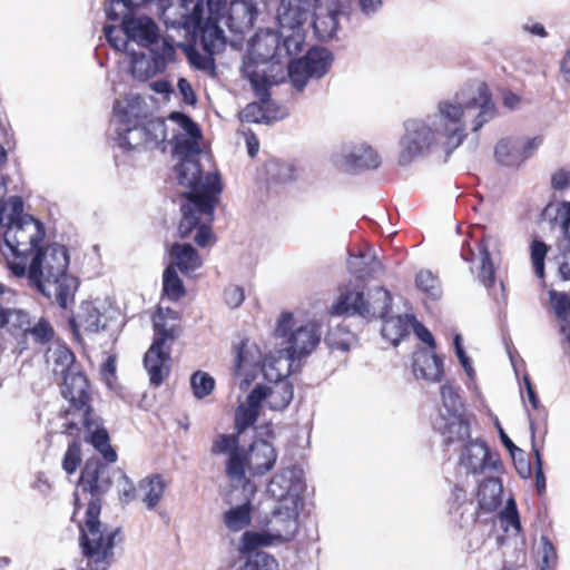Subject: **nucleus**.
I'll list each match as a JSON object with an SVG mask.
<instances>
[{
	"label": "nucleus",
	"instance_id": "nucleus-32",
	"mask_svg": "<svg viewBox=\"0 0 570 570\" xmlns=\"http://www.w3.org/2000/svg\"><path fill=\"white\" fill-rule=\"evenodd\" d=\"M261 405L258 391H252L246 402L239 404L235 414V426L239 433L244 432L256 422Z\"/></svg>",
	"mask_w": 570,
	"mask_h": 570
},
{
	"label": "nucleus",
	"instance_id": "nucleus-48",
	"mask_svg": "<svg viewBox=\"0 0 570 570\" xmlns=\"http://www.w3.org/2000/svg\"><path fill=\"white\" fill-rule=\"evenodd\" d=\"M549 247L541 240L534 239L530 244V257L534 274L539 278L544 277V261Z\"/></svg>",
	"mask_w": 570,
	"mask_h": 570
},
{
	"label": "nucleus",
	"instance_id": "nucleus-4",
	"mask_svg": "<svg viewBox=\"0 0 570 570\" xmlns=\"http://www.w3.org/2000/svg\"><path fill=\"white\" fill-rule=\"evenodd\" d=\"M69 256L65 246L53 244L38 249L29 258L24 276L46 297L67 308L78 288L77 278L67 274Z\"/></svg>",
	"mask_w": 570,
	"mask_h": 570
},
{
	"label": "nucleus",
	"instance_id": "nucleus-59",
	"mask_svg": "<svg viewBox=\"0 0 570 570\" xmlns=\"http://www.w3.org/2000/svg\"><path fill=\"white\" fill-rule=\"evenodd\" d=\"M541 570H547L557 560V553L552 543L546 538H541V548L539 550Z\"/></svg>",
	"mask_w": 570,
	"mask_h": 570
},
{
	"label": "nucleus",
	"instance_id": "nucleus-43",
	"mask_svg": "<svg viewBox=\"0 0 570 570\" xmlns=\"http://www.w3.org/2000/svg\"><path fill=\"white\" fill-rule=\"evenodd\" d=\"M145 47L150 50L154 60L163 70L165 69L167 62L174 60L175 48L165 38L160 39L158 36L150 46Z\"/></svg>",
	"mask_w": 570,
	"mask_h": 570
},
{
	"label": "nucleus",
	"instance_id": "nucleus-53",
	"mask_svg": "<svg viewBox=\"0 0 570 570\" xmlns=\"http://www.w3.org/2000/svg\"><path fill=\"white\" fill-rule=\"evenodd\" d=\"M154 328H155V340L154 342H160L163 347H169L167 345L168 341H174V325H168L164 318L161 309L154 316Z\"/></svg>",
	"mask_w": 570,
	"mask_h": 570
},
{
	"label": "nucleus",
	"instance_id": "nucleus-50",
	"mask_svg": "<svg viewBox=\"0 0 570 570\" xmlns=\"http://www.w3.org/2000/svg\"><path fill=\"white\" fill-rule=\"evenodd\" d=\"M28 332L31 325L30 316L23 309H11L6 306L3 326Z\"/></svg>",
	"mask_w": 570,
	"mask_h": 570
},
{
	"label": "nucleus",
	"instance_id": "nucleus-18",
	"mask_svg": "<svg viewBox=\"0 0 570 570\" xmlns=\"http://www.w3.org/2000/svg\"><path fill=\"white\" fill-rule=\"evenodd\" d=\"M302 491L303 481L301 475L292 469H285L276 473L267 487V492L277 501L293 498L295 502H303Z\"/></svg>",
	"mask_w": 570,
	"mask_h": 570
},
{
	"label": "nucleus",
	"instance_id": "nucleus-22",
	"mask_svg": "<svg viewBox=\"0 0 570 570\" xmlns=\"http://www.w3.org/2000/svg\"><path fill=\"white\" fill-rule=\"evenodd\" d=\"M124 33L138 46H150L158 37V26L146 16H130L122 20Z\"/></svg>",
	"mask_w": 570,
	"mask_h": 570
},
{
	"label": "nucleus",
	"instance_id": "nucleus-19",
	"mask_svg": "<svg viewBox=\"0 0 570 570\" xmlns=\"http://www.w3.org/2000/svg\"><path fill=\"white\" fill-rule=\"evenodd\" d=\"M347 268L358 279L377 277L382 272V263L377 259L375 250L368 246L357 248L350 253Z\"/></svg>",
	"mask_w": 570,
	"mask_h": 570
},
{
	"label": "nucleus",
	"instance_id": "nucleus-6",
	"mask_svg": "<svg viewBox=\"0 0 570 570\" xmlns=\"http://www.w3.org/2000/svg\"><path fill=\"white\" fill-rule=\"evenodd\" d=\"M110 478L107 465L100 463H87L81 472L78 489L75 493L76 504L79 501L80 491L83 494H90V500L86 510L85 524L80 525V546L83 549L85 533L89 524L92 529H97L104 537H110V552H114L115 538L118 530H110L99 521L100 514V499L99 497L105 493L110 487Z\"/></svg>",
	"mask_w": 570,
	"mask_h": 570
},
{
	"label": "nucleus",
	"instance_id": "nucleus-60",
	"mask_svg": "<svg viewBox=\"0 0 570 570\" xmlns=\"http://www.w3.org/2000/svg\"><path fill=\"white\" fill-rule=\"evenodd\" d=\"M28 332H30V334L35 337L36 341L41 343L49 341L53 335L52 327L43 318H40L33 326L30 325Z\"/></svg>",
	"mask_w": 570,
	"mask_h": 570
},
{
	"label": "nucleus",
	"instance_id": "nucleus-26",
	"mask_svg": "<svg viewBox=\"0 0 570 570\" xmlns=\"http://www.w3.org/2000/svg\"><path fill=\"white\" fill-rule=\"evenodd\" d=\"M413 372L416 377L439 382L443 374L442 361L431 350H417L413 354Z\"/></svg>",
	"mask_w": 570,
	"mask_h": 570
},
{
	"label": "nucleus",
	"instance_id": "nucleus-10",
	"mask_svg": "<svg viewBox=\"0 0 570 570\" xmlns=\"http://www.w3.org/2000/svg\"><path fill=\"white\" fill-rule=\"evenodd\" d=\"M405 134L400 141L399 161L407 165L415 158L425 156L439 148L443 149V138L428 115L424 118L409 119L404 124Z\"/></svg>",
	"mask_w": 570,
	"mask_h": 570
},
{
	"label": "nucleus",
	"instance_id": "nucleus-1",
	"mask_svg": "<svg viewBox=\"0 0 570 570\" xmlns=\"http://www.w3.org/2000/svg\"><path fill=\"white\" fill-rule=\"evenodd\" d=\"M178 156L181 157L180 164L176 167L179 183L191 189L181 205L179 236L186 238L196 230V244L200 247L212 246L215 243L212 223L218 194L222 191L220 177L217 173L203 175L196 156Z\"/></svg>",
	"mask_w": 570,
	"mask_h": 570
},
{
	"label": "nucleus",
	"instance_id": "nucleus-9",
	"mask_svg": "<svg viewBox=\"0 0 570 570\" xmlns=\"http://www.w3.org/2000/svg\"><path fill=\"white\" fill-rule=\"evenodd\" d=\"M141 114V99L139 97L126 98L115 102L110 126L116 134L119 147L130 150L148 145L146 130L139 124Z\"/></svg>",
	"mask_w": 570,
	"mask_h": 570
},
{
	"label": "nucleus",
	"instance_id": "nucleus-33",
	"mask_svg": "<svg viewBox=\"0 0 570 570\" xmlns=\"http://www.w3.org/2000/svg\"><path fill=\"white\" fill-rule=\"evenodd\" d=\"M392 305V295L384 287H375L365 297V308L368 311L363 318H385Z\"/></svg>",
	"mask_w": 570,
	"mask_h": 570
},
{
	"label": "nucleus",
	"instance_id": "nucleus-24",
	"mask_svg": "<svg viewBox=\"0 0 570 570\" xmlns=\"http://www.w3.org/2000/svg\"><path fill=\"white\" fill-rule=\"evenodd\" d=\"M45 357L48 368L61 379L79 370L73 353L66 345L57 343L49 346Z\"/></svg>",
	"mask_w": 570,
	"mask_h": 570
},
{
	"label": "nucleus",
	"instance_id": "nucleus-14",
	"mask_svg": "<svg viewBox=\"0 0 570 570\" xmlns=\"http://www.w3.org/2000/svg\"><path fill=\"white\" fill-rule=\"evenodd\" d=\"M168 119L177 126L174 150L176 155L197 156L200 154L202 132L198 125L187 115L173 111Z\"/></svg>",
	"mask_w": 570,
	"mask_h": 570
},
{
	"label": "nucleus",
	"instance_id": "nucleus-31",
	"mask_svg": "<svg viewBox=\"0 0 570 570\" xmlns=\"http://www.w3.org/2000/svg\"><path fill=\"white\" fill-rule=\"evenodd\" d=\"M382 320V336L392 345H397L404 336L409 335L410 328L415 322V318L407 314Z\"/></svg>",
	"mask_w": 570,
	"mask_h": 570
},
{
	"label": "nucleus",
	"instance_id": "nucleus-5",
	"mask_svg": "<svg viewBox=\"0 0 570 570\" xmlns=\"http://www.w3.org/2000/svg\"><path fill=\"white\" fill-rule=\"evenodd\" d=\"M275 334L283 340V347L277 351L276 356L271 355L269 360L281 365V373H292L295 360L312 353L322 335L317 323L312 321L298 323L292 313H283L279 316Z\"/></svg>",
	"mask_w": 570,
	"mask_h": 570
},
{
	"label": "nucleus",
	"instance_id": "nucleus-17",
	"mask_svg": "<svg viewBox=\"0 0 570 570\" xmlns=\"http://www.w3.org/2000/svg\"><path fill=\"white\" fill-rule=\"evenodd\" d=\"M335 164L344 170L372 169L380 165V157L372 147L361 144L344 147L336 155Z\"/></svg>",
	"mask_w": 570,
	"mask_h": 570
},
{
	"label": "nucleus",
	"instance_id": "nucleus-42",
	"mask_svg": "<svg viewBox=\"0 0 570 570\" xmlns=\"http://www.w3.org/2000/svg\"><path fill=\"white\" fill-rule=\"evenodd\" d=\"M163 287L165 295L171 301H177L185 294V287L174 265H169L165 269Z\"/></svg>",
	"mask_w": 570,
	"mask_h": 570
},
{
	"label": "nucleus",
	"instance_id": "nucleus-51",
	"mask_svg": "<svg viewBox=\"0 0 570 570\" xmlns=\"http://www.w3.org/2000/svg\"><path fill=\"white\" fill-rule=\"evenodd\" d=\"M146 130V138L148 145H158L167 137L166 121L161 118H154L146 121L144 125Z\"/></svg>",
	"mask_w": 570,
	"mask_h": 570
},
{
	"label": "nucleus",
	"instance_id": "nucleus-11",
	"mask_svg": "<svg viewBox=\"0 0 570 570\" xmlns=\"http://www.w3.org/2000/svg\"><path fill=\"white\" fill-rule=\"evenodd\" d=\"M281 365L273 360H267L262 368L268 383L258 384L253 391H258L261 403H265L271 410L282 411L288 406L293 399V385L286 380L291 373H281Z\"/></svg>",
	"mask_w": 570,
	"mask_h": 570
},
{
	"label": "nucleus",
	"instance_id": "nucleus-57",
	"mask_svg": "<svg viewBox=\"0 0 570 570\" xmlns=\"http://www.w3.org/2000/svg\"><path fill=\"white\" fill-rule=\"evenodd\" d=\"M80 462V444L78 442H72L66 453L62 461V468L68 474H72Z\"/></svg>",
	"mask_w": 570,
	"mask_h": 570
},
{
	"label": "nucleus",
	"instance_id": "nucleus-46",
	"mask_svg": "<svg viewBox=\"0 0 570 570\" xmlns=\"http://www.w3.org/2000/svg\"><path fill=\"white\" fill-rule=\"evenodd\" d=\"M479 255L481 261L479 279L485 287H491L495 281V272L493 267V263L491 261V255L484 244L479 245Z\"/></svg>",
	"mask_w": 570,
	"mask_h": 570
},
{
	"label": "nucleus",
	"instance_id": "nucleus-40",
	"mask_svg": "<svg viewBox=\"0 0 570 570\" xmlns=\"http://www.w3.org/2000/svg\"><path fill=\"white\" fill-rule=\"evenodd\" d=\"M163 69L157 65L154 58H149L141 55H132L131 57V73L134 78L146 81L149 78L154 77L158 72H161Z\"/></svg>",
	"mask_w": 570,
	"mask_h": 570
},
{
	"label": "nucleus",
	"instance_id": "nucleus-27",
	"mask_svg": "<svg viewBox=\"0 0 570 570\" xmlns=\"http://www.w3.org/2000/svg\"><path fill=\"white\" fill-rule=\"evenodd\" d=\"M434 428L441 432L448 444L455 441H464L470 438V426L462 414L445 416V414L441 412L439 417L434 421Z\"/></svg>",
	"mask_w": 570,
	"mask_h": 570
},
{
	"label": "nucleus",
	"instance_id": "nucleus-7",
	"mask_svg": "<svg viewBox=\"0 0 570 570\" xmlns=\"http://www.w3.org/2000/svg\"><path fill=\"white\" fill-rule=\"evenodd\" d=\"M292 55L293 53H286L284 49V38L281 35V29L278 31L271 29L259 30L252 38L248 53L244 61L243 72L249 79L263 102H265L267 96V79L262 75L265 70H258V66L274 60L279 63L282 57Z\"/></svg>",
	"mask_w": 570,
	"mask_h": 570
},
{
	"label": "nucleus",
	"instance_id": "nucleus-55",
	"mask_svg": "<svg viewBox=\"0 0 570 570\" xmlns=\"http://www.w3.org/2000/svg\"><path fill=\"white\" fill-rule=\"evenodd\" d=\"M104 33L108 42L118 51H127L128 50V40L124 33V27L121 29H117L114 26H106L104 28Z\"/></svg>",
	"mask_w": 570,
	"mask_h": 570
},
{
	"label": "nucleus",
	"instance_id": "nucleus-23",
	"mask_svg": "<svg viewBox=\"0 0 570 570\" xmlns=\"http://www.w3.org/2000/svg\"><path fill=\"white\" fill-rule=\"evenodd\" d=\"M460 463L470 473L483 472L488 468H495V462L491 460L485 443L475 440L470 441L460 458Z\"/></svg>",
	"mask_w": 570,
	"mask_h": 570
},
{
	"label": "nucleus",
	"instance_id": "nucleus-52",
	"mask_svg": "<svg viewBox=\"0 0 570 570\" xmlns=\"http://www.w3.org/2000/svg\"><path fill=\"white\" fill-rule=\"evenodd\" d=\"M441 399L445 410V416L461 414L462 403L455 389L452 385L444 384L441 386Z\"/></svg>",
	"mask_w": 570,
	"mask_h": 570
},
{
	"label": "nucleus",
	"instance_id": "nucleus-44",
	"mask_svg": "<svg viewBox=\"0 0 570 570\" xmlns=\"http://www.w3.org/2000/svg\"><path fill=\"white\" fill-rule=\"evenodd\" d=\"M416 287L429 298L438 299L441 296L439 279L430 271H420L415 277Z\"/></svg>",
	"mask_w": 570,
	"mask_h": 570
},
{
	"label": "nucleus",
	"instance_id": "nucleus-37",
	"mask_svg": "<svg viewBox=\"0 0 570 570\" xmlns=\"http://www.w3.org/2000/svg\"><path fill=\"white\" fill-rule=\"evenodd\" d=\"M277 542L273 533L267 529L266 531H246L239 541L238 551L242 554H249L259 548L269 547Z\"/></svg>",
	"mask_w": 570,
	"mask_h": 570
},
{
	"label": "nucleus",
	"instance_id": "nucleus-41",
	"mask_svg": "<svg viewBox=\"0 0 570 570\" xmlns=\"http://www.w3.org/2000/svg\"><path fill=\"white\" fill-rule=\"evenodd\" d=\"M225 525L234 532L240 531L250 523V507L248 503L229 509L224 513Z\"/></svg>",
	"mask_w": 570,
	"mask_h": 570
},
{
	"label": "nucleus",
	"instance_id": "nucleus-2",
	"mask_svg": "<svg viewBox=\"0 0 570 570\" xmlns=\"http://www.w3.org/2000/svg\"><path fill=\"white\" fill-rule=\"evenodd\" d=\"M497 114L488 86L478 82L458 91L449 99L439 101L435 110L429 116L443 138V150L449 155L466 137L468 121L472 131L476 132L493 120Z\"/></svg>",
	"mask_w": 570,
	"mask_h": 570
},
{
	"label": "nucleus",
	"instance_id": "nucleus-38",
	"mask_svg": "<svg viewBox=\"0 0 570 570\" xmlns=\"http://www.w3.org/2000/svg\"><path fill=\"white\" fill-rule=\"evenodd\" d=\"M302 59L307 62L309 75L313 78L323 77L328 71L332 61L331 52L325 48H312Z\"/></svg>",
	"mask_w": 570,
	"mask_h": 570
},
{
	"label": "nucleus",
	"instance_id": "nucleus-25",
	"mask_svg": "<svg viewBox=\"0 0 570 570\" xmlns=\"http://www.w3.org/2000/svg\"><path fill=\"white\" fill-rule=\"evenodd\" d=\"M81 421L87 429L90 443L99 451L107 462H115L117 454L110 445L109 435L106 429L100 428L98 419L94 417V413L86 411L81 415Z\"/></svg>",
	"mask_w": 570,
	"mask_h": 570
},
{
	"label": "nucleus",
	"instance_id": "nucleus-56",
	"mask_svg": "<svg viewBox=\"0 0 570 570\" xmlns=\"http://www.w3.org/2000/svg\"><path fill=\"white\" fill-rule=\"evenodd\" d=\"M129 4L126 2V0H107L105 6V12L109 20H119L122 18H129L128 16V9Z\"/></svg>",
	"mask_w": 570,
	"mask_h": 570
},
{
	"label": "nucleus",
	"instance_id": "nucleus-8",
	"mask_svg": "<svg viewBox=\"0 0 570 570\" xmlns=\"http://www.w3.org/2000/svg\"><path fill=\"white\" fill-rule=\"evenodd\" d=\"M320 0H281L276 19L286 53H298L305 40L304 26L312 19Z\"/></svg>",
	"mask_w": 570,
	"mask_h": 570
},
{
	"label": "nucleus",
	"instance_id": "nucleus-47",
	"mask_svg": "<svg viewBox=\"0 0 570 570\" xmlns=\"http://www.w3.org/2000/svg\"><path fill=\"white\" fill-rule=\"evenodd\" d=\"M190 386L196 399L209 395L215 387V380L206 372L197 371L190 377Z\"/></svg>",
	"mask_w": 570,
	"mask_h": 570
},
{
	"label": "nucleus",
	"instance_id": "nucleus-12",
	"mask_svg": "<svg viewBox=\"0 0 570 570\" xmlns=\"http://www.w3.org/2000/svg\"><path fill=\"white\" fill-rule=\"evenodd\" d=\"M233 351L235 354L234 383L242 391H246L271 356L264 360L259 346L249 338H242L238 343H234Z\"/></svg>",
	"mask_w": 570,
	"mask_h": 570
},
{
	"label": "nucleus",
	"instance_id": "nucleus-15",
	"mask_svg": "<svg viewBox=\"0 0 570 570\" xmlns=\"http://www.w3.org/2000/svg\"><path fill=\"white\" fill-rule=\"evenodd\" d=\"M332 315L366 316L364 287L358 283H348L338 288V295L331 306Z\"/></svg>",
	"mask_w": 570,
	"mask_h": 570
},
{
	"label": "nucleus",
	"instance_id": "nucleus-28",
	"mask_svg": "<svg viewBox=\"0 0 570 570\" xmlns=\"http://www.w3.org/2000/svg\"><path fill=\"white\" fill-rule=\"evenodd\" d=\"M165 489L164 478L160 474H153L139 482L137 497L148 510H154L163 499Z\"/></svg>",
	"mask_w": 570,
	"mask_h": 570
},
{
	"label": "nucleus",
	"instance_id": "nucleus-49",
	"mask_svg": "<svg viewBox=\"0 0 570 570\" xmlns=\"http://www.w3.org/2000/svg\"><path fill=\"white\" fill-rule=\"evenodd\" d=\"M288 76L293 86L298 90H303L307 80L313 78V76L309 75L307 62L302 58L288 63Z\"/></svg>",
	"mask_w": 570,
	"mask_h": 570
},
{
	"label": "nucleus",
	"instance_id": "nucleus-29",
	"mask_svg": "<svg viewBox=\"0 0 570 570\" xmlns=\"http://www.w3.org/2000/svg\"><path fill=\"white\" fill-rule=\"evenodd\" d=\"M169 254L171 257L170 265L179 268L185 275H189L203 265V261L197 250L189 244L175 243L171 245Z\"/></svg>",
	"mask_w": 570,
	"mask_h": 570
},
{
	"label": "nucleus",
	"instance_id": "nucleus-63",
	"mask_svg": "<svg viewBox=\"0 0 570 570\" xmlns=\"http://www.w3.org/2000/svg\"><path fill=\"white\" fill-rule=\"evenodd\" d=\"M224 297L230 308H237L245 299L244 289L237 285H229L225 289Z\"/></svg>",
	"mask_w": 570,
	"mask_h": 570
},
{
	"label": "nucleus",
	"instance_id": "nucleus-58",
	"mask_svg": "<svg viewBox=\"0 0 570 570\" xmlns=\"http://www.w3.org/2000/svg\"><path fill=\"white\" fill-rule=\"evenodd\" d=\"M250 570H277V560L265 552H257L254 558L248 562Z\"/></svg>",
	"mask_w": 570,
	"mask_h": 570
},
{
	"label": "nucleus",
	"instance_id": "nucleus-34",
	"mask_svg": "<svg viewBox=\"0 0 570 570\" xmlns=\"http://www.w3.org/2000/svg\"><path fill=\"white\" fill-rule=\"evenodd\" d=\"M502 483L498 478H488L480 485L478 501L485 512L494 511L501 504Z\"/></svg>",
	"mask_w": 570,
	"mask_h": 570
},
{
	"label": "nucleus",
	"instance_id": "nucleus-45",
	"mask_svg": "<svg viewBox=\"0 0 570 570\" xmlns=\"http://www.w3.org/2000/svg\"><path fill=\"white\" fill-rule=\"evenodd\" d=\"M247 470L246 453L243 451H234L226 462V474L232 481L240 482L245 478Z\"/></svg>",
	"mask_w": 570,
	"mask_h": 570
},
{
	"label": "nucleus",
	"instance_id": "nucleus-61",
	"mask_svg": "<svg viewBox=\"0 0 570 570\" xmlns=\"http://www.w3.org/2000/svg\"><path fill=\"white\" fill-rule=\"evenodd\" d=\"M556 222L560 225L563 235L570 243V202H563L559 205Z\"/></svg>",
	"mask_w": 570,
	"mask_h": 570
},
{
	"label": "nucleus",
	"instance_id": "nucleus-64",
	"mask_svg": "<svg viewBox=\"0 0 570 570\" xmlns=\"http://www.w3.org/2000/svg\"><path fill=\"white\" fill-rule=\"evenodd\" d=\"M264 118L263 108L256 102L247 105L240 111V119L247 122H261Z\"/></svg>",
	"mask_w": 570,
	"mask_h": 570
},
{
	"label": "nucleus",
	"instance_id": "nucleus-20",
	"mask_svg": "<svg viewBox=\"0 0 570 570\" xmlns=\"http://www.w3.org/2000/svg\"><path fill=\"white\" fill-rule=\"evenodd\" d=\"M277 461V452L273 444L265 440L254 441L246 453L247 470L252 475H264Z\"/></svg>",
	"mask_w": 570,
	"mask_h": 570
},
{
	"label": "nucleus",
	"instance_id": "nucleus-30",
	"mask_svg": "<svg viewBox=\"0 0 570 570\" xmlns=\"http://www.w3.org/2000/svg\"><path fill=\"white\" fill-rule=\"evenodd\" d=\"M333 3L336 6V9L323 12L317 6V9L312 14V27L316 37L322 41L332 39L337 30V14L343 7H338L334 0Z\"/></svg>",
	"mask_w": 570,
	"mask_h": 570
},
{
	"label": "nucleus",
	"instance_id": "nucleus-13",
	"mask_svg": "<svg viewBox=\"0 0 570 570\" xmlns=\"http://www.w3.org/2000/svg\"><path fill=\"white\" fill-rule=\"evenodd\" d=\"M302 504L303 502H295L293 498L277 501L268 521V529L276 538L277 543L289 542L296 535Z\"/></svg>",
	"mask_w": 570,
	"mask_h": 570
},
{
	"label": "nucleus",
	"instance_id": "nucleus-21",
	"mask_svg": "<svg viewBox=\"0 0 570 570\" xmlns=\"http://www.w3.org/2000/svg\"><path fill=\"white\" fill-rule=\"evenodd\" d=\"M169 347H163L161 341L154 342L145 354L144 364L153 385H160L169 374Z\"/></svg>",
	"mask_w": 570,
	"mask_h": 570
},
{
	"label": "nucleus",
	"instance_id": "nucleus-16",
	"mask_svg": "<svg viewBox=\"0 0 570 570\" xmlns=\"http://www.w3.org/2000/svg\"><path fill=\"white\" fill-rule=\"evenodd\" d=\"M61 394L76 411H81V415L87 410L92 412L89 405L91 400L89 383L80 370L62 379Z\"/></svg>",
	"mask_w": 570,
	"mask_h": 570
},
{
	"label": "nucleus",
	"instance_id": "nucleus-35",
	"mask_svg": "<svg viewBox=\"0 0 570 570\" xmlns=\"http://www.w3.org/2000/svg\"><path fill=\"white\" fill-rule=\"evenodd\" d=\"M549 296L554 313L561 320L560 333L562 335V343L567 342L570 347V322L567 320L568 314H570V295L551 289Z\"/></svg>",
	"mask_w": 570,
	"mask_h": 570
},
{
	"label": "nucleus",
	"instance_id": "nucleus-54",
	"mask_svg": "<svg viewBox=\"0 0 570 570\" xmlns=\"http://www.w3.org/2000/svg\"><path fill=\"white\" fill-rule=\"evenodd\" d=\"M238 438L233 434L218 435L212 446V453L214 454H227L228 456L234 451H238Z\"/></svg>",
	"mask_w": 570,
	"mask_h": 570
},
{
	"label": "nucleus",
	"instance_id": "nucleus-36",
	"mask_svg": "<svg viewBox=\"0 0 570 570\" xmlns=\"http://www.w3.org/2000/svg\"><path fill=\"white\" fill-rule=\"evenodd\" d=\"M77 322L80 327L90 333H97L107 326V318L91 302L81 304Z\"/></svg>",
	"mask_w": 570,
	"mask_h": 570
},
{
	"label": "nucleus",
	"instance_id": "nucleus-3",
	"mask_svg": "<svg viewBox=\"0 0 570 570\" xmlns=\"http://www.w3.org/2000/svg\"><path fill=\"white\" fill-rule=\"evenodd\" d=\"M256 14L252 0H233L228 8L225 0H198L191 13L185 9L179 24L199 35L205 51L214 55L226 43L222 23L234 33H244L253 27Z\"/></svg>",
	"mask_w": 570,
	"mask_h": 570
},
{
	"label": "nucleus",
	"instance_id": "nucleus-39",
	"mask_svg": "<svg viewBox=\"0 0 570 570\" xmlns=\"http://www.w3.org/2000/svg\"><path fill=\"white\" fill-rule=\"evenodd\" d=\"M494 154L497 160L503 166H519L524 161V157L521 155L520 145L510 139L500 140L495 146Z\"/></svg>",
	"mask_w": 570,
	"mask_h": 570
},
{
	"label": "nucleus",
	"instance_id": "nucleus-62",
	"mask_svg": "<svg viewBox=\"0 0 570 570\" xmlns=\"http://www.w3.org/2000/svg\"><path fill=\"white\" fill-rule=\"evenodd\" d=\"M268 169L269 173L281 181H287L294 178V167L288 163L274 161Z\"/></svg>",
	"mask_w": 570,
	"mask_h": 570
}]
</instances>
